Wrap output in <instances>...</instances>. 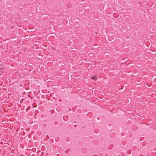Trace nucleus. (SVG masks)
Listing matches in <instances>:
<instances>
[{"instance_id":"obj_1","label":"nucleus","mask_w":156,"mask_h":156,"mask_svg":"<svg viewBox=\"0 0 156 156\" xmlns=\"http://www.w3.org/2000/svg\"><path fill=\"white\" fill-rule=\"evenodd\" d=\"M96 76H94L91 77V79L94 80H96Z\"/></svg>"},{"instance_id":"obj_2","label":"nucleus","mask_w":156,"mask_h":156,"mask_svg":"<svg viewBox=\"0 0 156 156\" xmlns=\"http://www.w3.org/2000/svg\"><path fill=\"white\" fill-rule=\"evenodd\" d=\"M1 65L0 66V69H3V68L1 67Z\"/></svg>"},{"instance_id":"obj_3","label":"nucleus","mask_w":156,"mask_h":156,"mask_svg":"<svg viewBox=\"0 0 156 156\" xmlns=\"http://www.w3.org/2000/svg\"><path fill=\"white\" fill-rule=\"evenodd\" d=\"M135 126V127H136V126Z\"/></svg>"}]
</instances>
